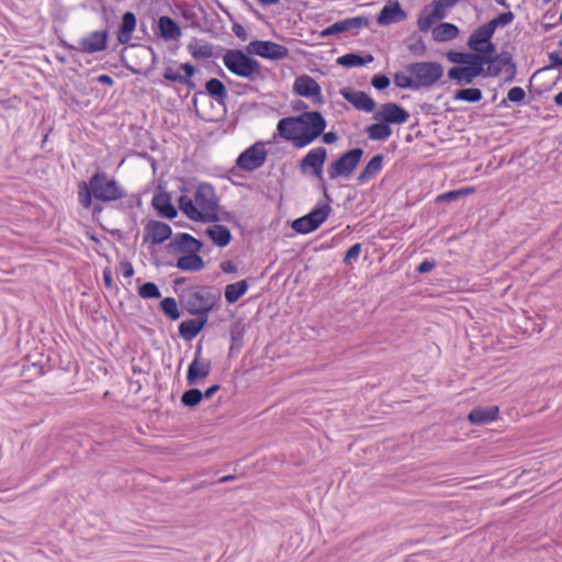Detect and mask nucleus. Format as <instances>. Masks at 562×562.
I'll return each mask as SVG.
<instances>
[{"label":"nucleus","instance_id":"10","mask_svg":"<svg viewBox=\"0 0 562 562\" xmlns=\"http://www.w3.org/2000/svg\"><path fill=\"white\" fill-rule=\"evenodd\" d=\"M363 155L364 150L361 147L344 151L327 167L328 178L330 180L349 178L359 166Z\"/></svg>","mask_w":562,"mask_h":562},{"label":"nucleus","instance_id":"41","mask_svg":"<svg viewBox=\"0 0 562 562\" xmlns=\"http://www.w3.org/2000/svg\"><path fill=\"white\" fill-rule=\"evenodd\" d=\"M475 192L474 187H465L457 190H450L447 192H443L439 194L436 199V203H451L454 202L461 198L468 196L469 194H472Z\"/></svg>","mask_w":562,"mask_h":562},{"label":"nucleus","instance_id":"4","mask_svg":"<svg viewBox=\"0 0 562 562\" xmlns=\"http://www.w3.org/2000/svg\"><path fill=\"white\" fill-rule=\"evenodd\" d=\"M179 302L188 314L209 319V314L220 306L221 291L210 285H192L181 291Z\"/></svg>","mask_w":562,"mask_h":562},{"label":"nucleus","instance_id":"37","mask_svg":"<svg viewBox=\"0 0 562 562\" xmlns=\"http://www.w3.org/2000/svg\"><path fill=\"white\" fill-rule=\"evenodd\" d=\"M513 60V55L508 50H502L497 53L487 64V74L490 77H497L503 68H506L507 65H510Z\"/></svg>","mask_w":562,"mask_h":562},{"label":"nucleus","instance_id":"59","mask_svg":"<svg viewBox=\"0 0 562 562\" xmlns=\"http://www.w3.org/2000/svg\"><path fill=\"white\" fill-rule=\"evenodd\" d=\"M435 267H436L435 260L425 259L417 266L416 271L420 274H425V273L430 272Z\"/></svg>","mask_w":562,"mask_h":562},{"label":"nucleus","instance_id":"44","mask_svg":"<svg viewBox=\"0 0 562 562\" xmlns=\"http://www.w3.org/2000/svg\"><path fill=\"white\" fill-rule=\"evenodd\" d=\"M202 401V391L196 387L186 390L180 397L181 405L190 409L199 406Z\"/></svg>","mask_w":562,"mask_h":562},{"label":"nucleus","instance_id":"46","mask_svg":"<svg viewBox=\"0 0 562 562\" xmlns=\"http://www.w3.org/2000/svg\"><path fill=\"white\" fill-rule=\"evenodd\" d=\"M188 50L194 59H207L213 56V46L206 42L204 45L199 46L195 38L189 43Z\"/></svg>","mask_w":562,"mask_h":562},{"label":"nucleus","instance_id":"51","mask_svg":"<svg viewBox=\"0 0 562 562\" xmlns=\"http://www.w3.org/2000/svg\"><path fill=\"white\" fill-rule=\"evenodd\" d=\"M470 52L450 49L447 52V59L454 64V66H464Z\"/></svg>","mask_w":562,"mask_h":562},{"label":"nucleus","instance_id":"13","mask_svg":"<svg viewBox=\"0 0 562 562\" xmlns=\"http://www.w3.org/2000/svg\"><path fill=\"white\" fill-rule=\"evenodd\" d=\"M292 91L296 97L311 99L313 103L317 105L325 103L321 85L308 75L297 76L294 80Z\"/></svg>","mask_w":562,"mask_h":562},{"label":"nucleus","instance_id":"36","mask_svg":"<svg viewBox=\"0 0 562 562\" xmlns=\"http://www.w3.org/2000/svg\"><path fill=\"white\" fill-rule=\"evenodd\" d=\"M245 334H246V324H244L241 319H237L231 324V327H229V337H231L229 353H233L234 351H239L243 348Z\"/></svg>","mask_w":562,"mask_h":562},{"label":"nucleus","instance_id":"57","mask_svg":"<svg viewBox=\"0 0 562 562\" xmlns=\"http://www.w3.org/2000/svg\"><path fill=\"white\" fill-rule=\"evenodd\" d=\"M427 7H430V12L440 21L446 18V8L441 0H432Z\"/></svg>","mask_w":562,"mask_h":562},{"label":"nucleus","instance_id":"21","mask_svg":"<svg viewBox=\"0 0 562 562\" xmlns=\"http://www.w3.org/2000/svg\"><path fill=\"white\" fill-rule=\"evenodd\" d=\"M407 18L406 11L402 8L398 0H389L376 15L379 25H390L404 21Z\"/></svg>","mask_w":562,"mask_h":562},{"label":"nucleus","instance_id":"9","mask_svg":"<svg viewBox=\"0 0 562 562\" xmlns=\"http://www.w3.org/2000/svg\"><path fill=\"white\" fill-rule=\"evenodd\" d=\"M326 202H318L308 213L295 218L291 223V228L297 234H310L318 229L323 223L328 218L331 206Z\"/></svg>","mask_w":562,"mask_h":562},{"label":"nucleus","instance_id":"22","mask_svg":"<svg viewBox=\"0 0 562 562\" xmlns=\"http://www.w3.org/2000/svg\"><path fill=\"white\" fill-rule=\"evenodd\" d=\"M153 30L165 42L179 40L182 35L180 25L168 15L159 16Z\"/></svg>","mask_w":562,"mask_h":562},{"label":"nucleus","instance_id":"40","mask_svg":"<svg viewBox=\"0 0 562 562\" xmlns=\"http://www.w3.org/2000/svg\"><path fill=\"white\" fill-rule=\"evenodd\" d=\"M485 65H487V63L483 58H481V56L470 50L469 57L465 63V67L470 70V72L473 75L475 79L479 77H490V75L487 74V67H484Z\"/></svg>","mask_w":562,"mask_h":562},{"label":"nucleus","instance_id":"12","mask_svg":"<svg viewBox=\"0 0 562 562\" xmlns=\"http://www.w3.org/2000/svg\"><path fill=\"white\" fill-rule=\"evenodd\" d=\"M263 142H256L244 151H241L236 161L235 166L244 171L251 172L266 164L268 153L265 149Z\"/></svg>","mask_w":562,"mask_h":562},{"label":"nucleus","instance_id":"18","mask_svg":"<svg viewBox=\"0 0 562 562\" xmlns=\"http://www.w3.org/2000/svg\"><path fill=\"white\" fill-rule=\"evenodd\" d=\"M370 25V20L367 16H352L345 20L337 21L331 25L325 27L319 32L321 37H328L339 35L353 29H362Z\"/></svg>","mask_w":562,"mask_h":562},{"label":"nucleus","instance_id":"38","mask_svg":"<svg viewBox=\"0 0 562 562\" xmlns=\"http://www.w3.org/2000/svg\"><path fill=\"white\" fill-rule=\"evenodd\" d=\"M179 69L183 71L182 75L175 71L171 67H167L162 74L164 79L176 83V80H189L198 71L196 67L191 63H182Z\"/></svg>","mask_w":562,"mask_h":562},{"label":"nucleus","instance_id":"48","mask_svg":"<svg viewBox=\"0 0 562 562\" xmlns=\"http://www.w3.org/2000/svg\"><path fill=\"white\" fill-rule=\"evenodd\" d=\"M526 91L521 87H513L508 90L507 97L504 98L498 106L509 108V103L522 104L525 103Z\"/></svg>","mask_w":562,"mask_h":562},{"label":"nucleus","instance_id":"26","mask_svg":"<svg viewBox=\"0 0 562 562\" xmlns=\"http://www.w3.org/2000/svg\"><path fill=\"white\" fill-rule=\"evenodd\" d=\"M499 408L496 405L475 406L468 414V422L474 426H482L498 418Z\"/></svg>","mask_w":562,"mask_h":562},{"label":"nucleus","instance_id":"55","mask_svg":"<svg viewBox=\"0 0 562 562\" xmlns=\"http://www.w3.org/2000/svg\"><path fill=\"white\" fill-rule=\"evenodd\" d=\"M550 65L544 66L541 69L537 70V72L547 71L553 68H562V56L558 52H552L549 54Z\"/></svg>","mask_w":562,"mask_h":562},{"label":"nucleus","instance_id":"14","mask_svg":"<svg viewBox=\"0 0 562 562\" xmlns=\"http://www.w3.org/2000/svg\"><path fill=\"white\" fill-rule=\"evenodd\" d=\"M249 53L269 60H281L289 56L288 47L272 41L254 40L248 43Z\"/></svg>","mask_w":562,"mask_h":562},{"label":"nucleus","instance_id":"5","mask_svg":"<svg viewBox=\"0 0 562 562\" xmlns=\"http://www.w3.org/2000/svg\"><path fill=\"white\" fill-rule=\"evenodd\" d=\"M254 56V53H249L247 45L245 50L240 48L227 49L223 56V63L227 70L235 76L250 81L265 80L267 69H263Z\"/></svg>","mask_w":562,"mask_h":562},{"label":"nucleus","instance_id":"31","mask_svg":"<svg viewBox=\"0 0 562 562\" xmlns=\"http://www.w3.org/2000/svg\"><path fill=\"white\" fill-rule=\"evenodd\" d=\"M373 119L376 121L366 127V133L371 140H385L392 135V128L381 116L374 113Z\"/></svg>","mask_w":562,"mask_h":562},{"label":"nucleus","instance_id":"32","mask_svg":"<svg viewBox=\"0 0 562 562\" xmlns=\"http://www.w3.org/2000/svg\"><path fill=\"white\" fill-rule=\"evenodd\" d=\"M176 267L181 271L198 272L205 267L200 252L186 254L177 259Z\"/></svg>","mask_w":562,"mask_h":562},{"label":"nucleus","instance_id":"1","mask_svg":"<svg viewBox=\"0 0 562 562\" xmlns=\"http://www.w3.org/2000/svg\"><path fill=\"white\" fill-rule=\"evenodd\" d=\"M178 198L179 210L196 223L216 222L220 200L213 184L209 182L183 181Z\"/></svg>","mask_w":562,"mask_h":562},{"label":"nucleus","instance_id":"54","mask_svg":"<svg viewBox=\"0 0 562 562\" xmlns=\"http://www.w3.org/2000/svg\"><path fill=\"white\" fill-rule=\"evenodd\" d=\"M371 85L373 88H375L379 91H383L387 89L391 85L390 78L384 74H375L371 78Z\"/></svg>","mask_w":562,"mask_h":562},{"label":"nucleus","instance_id":"34","mask_svg":"<svg viewBox=\"0 0 562 562\" xmlns=\"http://www.w3.org/2000/svg\"><path fill=\"white\" fill-rule=\"evenodd\" d=\"M249 281L248 279L239 280L235 283H229L224 289V297L227 304H235L238 302L248 291Z\"/></svg>","mask_w":562,"mask_h":562},{"label":"nucleus","instance_id":"49","mask_svg":"<svg viewBox=\"0 0 562 562\" xmlns=\"http://www.w3.org/2000/svg\"><path fill=\"white\" fill-rule=\"evenodd\" d=\"M137 293L142 299L145 300L159 299L161 296V292L158 285L151 281H147L140 284L137 289Z\"/></svg>","mask_w":562,"mask_h":562},{"label":"nucleus","instance_id":"6","mask_svg":"<svg viewBox=\"0 0 562 562\" xmlns=\"http://www.w3.org/2000/svg\"><path fill=\"white\" fill-rule=\"evenodd\" d=\"M515 19V14L512 11L499 13L495 18L491 19L486 23L476 27L468 37L467 46L470 50L474 52L481 46L493 41L495 31L498 27H505L509 25Z\"/></svg>","mask_w":562,"mask_h":562},{"label":"nucleus","instance_id":"2","mask_svg":"<svg viewBox=\"0 0 562 562\" xmlns=\"http://www.w3.org/2000/svg\"><path fill=\"white\" fill-rule=\"evenodd\" d=\"M92 200L108 203L120 201L119 210L121 211L133 210L135 205L140 204L137 195L128 196L115 178L100 170L95 171L88 181L82 180L78 183V201L91 206Z\"/></svg>","mask_w":562,"mask_h":562},{"label":"nucleus","instance_id":"11","mask_svg":"<svg viewBox=\"0 0 562 562\" xmlns=\"http://www.w3.org/2000/svg\"><path fill=\"white\" fill-rule=\"evenodd\" d=\"M110 34L108 30L93 31L86 37H82L78 45L69 44L60 40V45L70 52H79L83 54H95L103 52L108 48Z\"/></svg>","mask_w":562,"mask_h":562},{"label":"nucleus","instance_id":"24","mask_svg":"<svg viewBox=\"0 0 562 562\" xmlns=\"http://www.w3.org/2000/svg\"><path fill=\"white\" fill-rule=\"evenodd\" d=\"M205 93L210 95L212 99H214L221 105H225V102L228 98V91L226 86L220 79L211 78L205 82V92L198 91L193 94L192 103L195 109L198 105V97L204 95Z\"/></svg>","mask_w":562,"mask_h":562},{"label":"nucleus","instance_id":"43","mask_svg":"<svg viewBox=\"0 0 562 562\" xmlns=\"http://www.w3.org/2000/svg\"><path fill=\"white\" fill-rule=\"evenodd\" d=\"M453 99L469 103H477L483 99V92L480 88H461L454 92Z\"/></svg>","mask_w":562,"mask_h":562},{"label":"nucleus","instance_id":"30","mask_svg":"<svg viewBox=\"0 0 562 562\" xmlns=\"http://www.w3.org/2000/svg\"><path fill=\"white\" fill-rule=\"evenodd\" d=\"M384 162V155L376 154L374 155L362 168L360 173L357 177V181L359 184H363L369 180L376 177V175L382 170Z\"/></svg>","mask_w":562,"mask_h":562},{"label":"nucleus","instance_id":"15","mask_svg":"<svg viewBox=\"0 0 562 562\" xmlns=\"http://www.w3.org/2000/svg\"><path fill=\"white\" fill-rule=\"evenodd\" d=\"M202 342L199 341L195 348L194 358L188 367L186 380L188 385H198L207 378L212 370V363L209 359H202Z\"/></svg>","mask_w":562,"mask_h":562},{"label":"nucleus","instance_id":"7","mask_svg":"<svg viewBox=\"0 0 562 562\" xmlns=\"http://www.w3.org/2000/svg\"><path fill=\"white\" fill-rule=\"evenodd\" d=\"M327 160V149L325 147H316L311 149L299 164L300 171L303 175L310 173L313 178L321 181L319 188L323 196L328 202H333L331 195L328 193L327 186L323 178L324 165Z\"/></svg>","mask_w":562,"mask_h":562},{"label":"nucleus","instance_id":"58","mask_svg":"<svg viewBox=\"0 0 562 562\" xmlns=\"http://www.w3.org/2000/svg\"><path fill=\"white\" fill-rule=\"evenodd\" d=\"M221 221L231 223V224H233L234 226H237V227L240 226L239 221L236 217V215L234 213H232V212H228V211H221V210L217 211V220H216L215 223L221 222Z\"/></svg>","mask_w":562,"mask_h":562},{"label":"nucleus","instance_id":"27","mask_svg":"<svg viewBox=\"0 0 562 562\" xmlns=\"http://www.w3.org/2000/svg\"><path fill=\"white\" fill-rule=\"evenodd\" d=\"M206 324L207 319L201 316L183 321L178 326V335L180 338L191 341L203 330Z\"/></svg>","mask_w":562,"mask_h":562},{"label":"nucleus","instance_id":"29","mask_svg":"<svg viewBox=\"0 0 562 562\" xmlns=\"http://www.w3.org/2000/svg\"><path fill=\"white\" fill-rule=\"evenodd\" d=\"M205 235L211 239L213 245L218 248L227 247L233 239L229 228L221 224L209 226L205 229Z\"/></svg>","mask_w":562,"mask_h":562},{"label":"nucleus","instance_id":"61","mask_svg":"<svg viewBox=\"0 0 562 562\" xmlns=\"http://www.w3.org/2000/svg\"><path fill=\"white\" fill-rule=\"evenodd\" d=\"M232 31L240 41L247 40L248 34L240 23L233 22Z\"/></svg>","mask_w":562,"mask_h":562},{"label":"nucleus","instance_id":"35","mask_svg":"<svg viewBox=\"0 0 562 562\" xmlns=\"http://www.w3.org/2000/svg\"><path fill=\"white\" fill-rule=\"evenodd\" d=\"M432 38L436 42H448L458 37L460 30L459 27L450 22H441L432 29Z\"/></svg>","mask_w":562,"mask_h":562},{"label":"nucleus","instance_id":"60","mask_svg":"<svg viewBox=\"0 0 562 562\" xmlns=\"http://www.w3.org/2000/svg\"><path fill=\"white\" fill-rule=\"evenodd\" d=\"M120 267H121V272L123 274L124 278H131L134 276V268H133V265L131 261L128 260H122L120 262Z\"/></svg>","mask_w":562,"mask_h":562},{"label":"nucleus","instance_id":"8","mask_svg":"<svg viewBox=\"0 0 562 562\" xmlns=\"http://www.w3.org/2000/svg\"><path fill=\"white\" fill-rule=\"evenodd\" d=\"M406 71L414 77L417 90L434 87L445 74L439 61H415L406 66Z\"/></svg>","mask_w":562,"mask_h":562},{"label":"nucleus","instance_id":"16","mask_svg":"<svg viewBox=\"0 0 562 562\" xmlns=\"http://www.w3.org/2000/svg\"><path fill=\"white\" fill-rule=\"evenodd\" d=\"M204 247V243L190 235L189 233H178L173 239L166 245V249L169 254H193L201 252Z\"/></svg>","mask_w":562,"mask_h":562},{"label":"nucleus","instance_id":"39","mask_svg":"<svg viewBox=\"0 0 562 562\" xmlns=\"http://www.w3.org/2000/svg\"><path fill=\"white\" fill-rule=\"evenodd\" d=\"M447 77L459 86H468L474 82L475 78L464 66H452L448 69Z\"/></svg>","mask_w":562,"mask_h":562},{"label":"nucleus","instance_id":"53","mask_svg":"<svg viewBox=\"0 0 562 562\" xmlns=\"http://www.w3.org/2000/svg\"><path fill=\"white\" fill-rule=\"evenodd\" d=\"M481 58H483L487 64L488 61L497 54L496 45L493 41L481 46L476 50H474Z\"/></svg>","mask_w":562,"mask_h":562},{"label":"nucleus","instance_id":"19","mask_svg":"<svg viewBox=\"0 0 562 562\" xmlns=\"http://www.w3.org/2000/svg\"><path fill=\"white\" fill-rule=\"evenodd\" d=\"M151 206L159 217L173 220L178 216V209L172 204L171 194L161 186L157 188L153 196Z\"/></svg>","mask_w":562,"mask_h":562},{"label":"nucleus","instance_id":"62","mask_svg":"<svg viewBox=\"0 0 562 562\" xmlns=\"http://www.w3.org/2000/svg\"><path fill=\"white\" fill-rule=\"evenodd\" d=\"M505 70H506V76L504 78V81L512 82L515 79V76L517 74V65L514 61V59L512 60L510 65L506 66Z\"/></svg>","mask_w":562,"mask_h":562},{"label":"nucleus","instance_id":"50","mask_svg":"<svg viewBox=\"0 0 562 562\" xmlns=\"http://www.w3.org/2000/svg\"><path fill=\"white\" fill-rule=\"evenodd\" d=\"M394 83L400 89L417 90L413 76H407L402 71L394 74Z\"/></svg>","mask_w":562,"mask_h":562},{"label":"nucleus","instance_id":"28","mask_svg":"<svg viewBox=\"0 0 562 562\" xmlns=\"http://www.w3.org/2000/svg\"><path fill=\"white\" fill-rule=\"evenodd\" d=\"M137 25L136 14L132 11H126L122 15L121 23L116 32V38L120 44H127L133 35Z\"/></svg>","mask_w":562,"mask_h":562},{"label":"nucleus","instance_id":"25","mask_svg":"<svg viewBox=\"0 0 562 562\" xmlns=\"http://www.w3.org/2000/svg\"><path fill=\"white\" fill-rule=\"evenodd\" d=\"M131 46L138 48L139 57L147 58L148 56H150V59H151L150 66L148 67L147 70L143 71L140 68H136L134 66L128 65L125 59V56H124V52L126 50V48H123L120 54V59H121L123 67L126 68L127 70H130L134 75L143 74L145 76H148V74L150 71H153L157 66V63H158L157 53L155 52V49L151 46H146V45H142V44H132Z\"/></svg>","mask_w":562,"mask_h":562},{"label":"nucleus","instance_id":"23","mask_svg":"<svg viewBox=\"0 0 562 562\" xmlns=\"http://www.w3.org/2000/svg\"><path fill=\"white\" fill-rule=\"evenodd\" d=\"M376 116H381L387 124L402 125L409 119V113L406 109L395 102H387L381 105Z\"/></svg>","mask_w":562,"mask_h":562},{"label":"nucleus","instance_id":"42","mask_svg":"<svg viewBox=\"0 0 562 562\" xmlns=\"http://www.w3.org/2000/svg\"><path fill=\"white\" fill-rule=\"evenodd\" d=\"M159 308L164 315L172 322L181 317V312L175 297L167 296L162 299L159 303Z\"/></svg>","mask_w":562,"mask_h":562},{"label":"nucleus","instance_id":"45","mask_svg":"<svg viewBox=\"0 0 562 562\" xmlns=\"http://www.w3.org/2000/svg\"><path fill=\"white\" fill-rule=\"evenodd\" d=\"M407 48L414 56H425L427 47L424 43L423 36L417 32H413L406 40Z\"/></svg>","mask_w":562,"mask_h":562},{"label":"nucleus","instance_id":"52","mask_svg":"<svg viewBox=\"0 0 562 562\" xmlns=\"http://www.w3.org/2000/svg\"><path fill=\"white\" fill-rule=\"evenodd\" d=\"M362 250V245L360 243H356L350 246L346 252L344 254L342 262L345 265H351L353 261H357Z\"/></svg>","mask_w":562,"mask_h":562},{"label":"nucleus","instance_id":"64","mask_svg":"<svg viewBox=\"0 0 562 562\" xmlns=\"http://www.w3.org/2000/svg\"><path fill=\"white\" fill-rule=\"evenodd\" d=\"M322 136V140L327 144V145H331V144H335L337 140H338V135L336 132H323V134L321 135Z\"/></svg>","mask_w":562,"mask_h":562},{"label":"nucleus","instance_id":"47","mask_svg":"<svg viewBox=\"0 0 562 562\" xmlns=\"http://www.w3.org/2000/svg\"><path fill=\"white\" fill-rule=\"evenodd\" d=\"M439 21L437 16H435L430 12V7H424L419 13V16L417 19V26L420 32H428L429 30H432L435 26L434 24Z\"/></svg>","mask_w":562,"mask_h":562},{"label":"nucleus","instance_id":"20","mask_svg":"<svg viewBox=\"0 0 562 562\" xmlns=\"http://www.w3.org/2000/svg\"><path fill=\"white\" fill-rule=\"evenodd\" d=\"M340 94L358 111L371 113L376 106L374 99L364 91H356L346 87L340 90Z\"/></svg>","mask_w":562,"mask_h":562},{"label":"nucleus","instance_id":"56","mask_svg":"<svg viewBox=\"0 0 562 562\" xmlns=\"http://www.w3.org/2000/svg\"><path fill=\"white\" fill-rule=\"evenodd\" d=\"M79 204L86 209V210H90L91 211V216H92V220L93 221H98L99 220V216L100 214L102 213L103 211V203L104 202H99L97 200H92V205L91 206H87L85 205V203L82 201H78Z\"/></svg>","mask_w":562,"mask_h":562},{"label":"nucleus","instance_id":"63","mask_svg":"<svg viewBox=\"0 0 562 562\" xmlns=\"http://www.w3.org/2000/svg\"><path fill=\"white\" fill-rule=\"evenodd\" d=\"M181 15L184 20L192 21L193 27H200V23L196 21L198 15L194 11L186 9L181 11Z\"/></svg>","mask_w":562,"mask_h":562},{"label":"nucleus","instance_id":"33","mask_svg":"<svg viewBox=\"0 0 562 562\" xmlns=\"http://www.w3.org/2000/svg\"><path fill=\"white\" fill-rule=\"evenodd\" d=\"M374 60L372 54L347 53L338 57L336 63L345 68L363 67Z\"/></svg>","mask_w":562,"mask_h":562},{"label":"nucleus","instance_id":"3","mask_svg":"<svg viewBox=\"0 0 562 562\" xmlns=\"http://www.w3.org/2000/svg\"><path fill=\"white\" fill-rule=\"evenodd\" d=\"M327 127L319 111H305L296 116L279 120L277 131L281 138L291 142L295 148H303L317 139Z\"/></svg>","mask_w":562,"mask_h":562},{"label":"nucleus","instance_id":"17","mask_svg":"<svg viewBox=\"0 0 562 562\" xmlns=\"http://www.w3.org/2000/svg\"><path fill=\"white\" fill-rule=\"evenodd\" d=\"M172 237V228L169 224L150 220L144 226V243L161 245Z\"/></svg>","mask_w":562,"mask_h":562}]
</instances>
